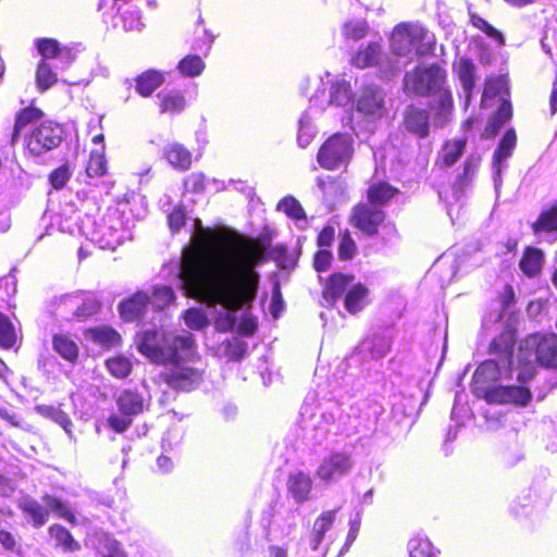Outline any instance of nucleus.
Masks as SVG:
<instances>
[{"mask_svg": "<svg viewBox=\"0 0 557 557\" xmlns=\"http://www.w3.org/2000/svg\"><path fill=\"white\" fill-rule=\"evenodd\" d=\"M195 246L186 247L177 264L181 289L215 311L216 329L232 330L236 313L250 305L259 287L256 268L264 260L262 247L255 243L230 245L196 220Z\"/></svg>", "mask_w": 557, "mask_h": 557, "instance_id": "nucleus-1", "label": "nucleus"}, {"mask_svg": "<svg viewBox=\"0 0 557 557\" xmlns=\"http://www.w3.org/2000/svg\"><path fill=\"white\" fill-rule=\"evenodd\" d=\"M136 343L141 355L153 363L165 366L162 375L170 387L191 391L202 381V372L190 364L197 358L191 334L151 329L138 333Z\"/></svg>", "mask_w": 557, "mask_h": 557, "instance_id": "nucleus-2", "label": "nucleus"}, {"mask_svg": "<svg viewBox=\"0 0 557 557\" xmlns=\"http://www.w3.org/2000/svg\"><path fill=\"white\" fill-rule=\"evenodd\" d=\"M445 81L446 71L437 64L418 66L406 73L404 78L407 92L420 96L437 95L432 109L435 112L434 124L441 127L450 120L454 107L451 94L444 87Z\"/></svg>", "mask_w": 557, "mask_h": 557, "instance_id": "nucleus-3", "label": "nucleus"}, {"mask_svg": "<svg viewBox=\"0 0 557 557\" xmlns=\"http://www.w3.org/2000/svg\"><path fill=\"white\" fill-rule=\"evenodd\" d=\"M518 361L521 366L517 379L525 383L535 374V363L557 369V335L532 334L520 345Z\"/></svg>", "mask_w": 557, "mask_h": 557, "instance_id": "nucleus-4", "label": "nucleus"}, {"mask_svg": "<svg viewBox=\"0 0 557 557\" xmlns=\"http://www.w3.org/2000/svg\"><path fill=\"white\" fill-rule=\"evenodd\" d=\"M79 233L102 249L114 250L131 233L119 209L110 208L101 220L86 215L79 225Z\"/></svg>", "mask_w": 557, "mask_h": 557, "instance_id": "nucleus-5", "label": "nucleus"}, {"mask_svg": "<svg viewBox=\"0 0 557 557\" xmlns=\"http://www.w3.org/2000/svg\"><path fill=\"white\" fill-rule=\"evenodd\" d=\"M434 45V34L420 23H399L393 28L389 37L392 53L407 60H412L414 55L432 53Z\"/></svg>", "mask_w": 557, "mask_h": 557, "instance_id": "nucleus-6", "label": "nucleus"}, {"mask_svg": "<svg viewBox=\"0 0 557 557\" xmlns=\"http://www.w3.org/2000/svg\"><path fill=\"white\" fill-rule=\"evenodd\" d=\"M515 334L511 330H505L495 337L490 346L493 359L482 362L473 374V382L476 385H484L496 382L503 376L509 375L512 363V350Z\"/></svg>", "mask_w": 557, "mask_h": 557, "instance_id": "nucleus-7", "label": "nucleus"}, {"mask_svg": "<svg viewBox=\"0 0 557 557\" xmlns=\"http://www.w3.org/2000/svg\"><path fill=\"white\" fill-rule=\"evenodd\" d=\"M354 276L336 273L333 274L323 290V298L329 305H333L344 293H346L345 309L356 314L368 305V288L361 283H354Z\"/></svg>", "mask_w": 557, "mask_h": 557, "instance_id": "nucleus-8", "label": "nucleus"}, {"mask_svg": "<svg viewBox=\"0 0 557 557\" xmlns=\"http://www.w3.org/2000/svg\"><path fill=\"white\" fill-rule=\"evenodd\" d=\"M330 77V74H326V78ZM314 92L310 96L309 110L315 109V111H323L329 106L335 104L337 107H345L350 103L352 94L350 89V85L345 79H337L330 83L324 82L321 77H315L311 82Z\"/></svg>", "mask_w": 557, "mask_h": 557, "instance_id": "nucleus-9", "label": "nucleus"}, {"mask_svg": "<svg viewBox=\"0 0 557 557\" xmlns=\"http://www.w3.org/2000/svg\"><path fill=\"white\" fill-rule=\"evenodd\" d=\"M354 141L350 135L337 133L332 135L320 148L317 160L325 170L346 166L354 153Z\"/></svg>", "mask_w": 557, "mask_h": 557, "instance_id": "nucleus-10", "label": "nucleus"}, {"mask_svg": "<svg viewBox=\"0 0 557 557\" xmlns=\"http://www.w3.org/2000/svg\"><path fill=\"white\" fill-rule=\"evenodd\" d=\"M300 426L304 430V438L312 445H321L330 433V426L335 421L333 413H313L312 404L307 398L300 409Z\"/></svg>", "mask_w": 557, "mask_h": 557, "instance_id": "nucleus-11", "label": "nucleus"}, {"mask_svg": "<svg viewBox=\"0 0 557 557\" xmlns=\"http://www.w3.org/2000/svg\"><path fill=\"white\" fill-rule=\"evenodd\" d=\"M63 138L60 125L52 122H44L36 127L27 138L26 148L33 157H42L58 148Z\"/></svg>", "mask_w": 557, "mask_h": 557, "instance_id": "nucleus-12", "label": "nucleus"}, {"mask_svg": "<svg viewBox=\"0 0 557 557\" xmlns=\"http://www.w3.org/2000/svg\"><path fill=\"white\" fill-rule=\"evenodd\" d=\"M260 523L269 533L281 532L288 535L297 525V511L282 503L273 502L263 509Z\"/></svg>", "mask_w": 557, "mask_h": 557, "instance_id": "nucleus-13", "label": "nucleus"}, {"mask_svg": "<svg viewBox=\"0 0 557 557\" xmlns=\"http://www.w3.org/2000/svg\"><path fill=\"white\" fill-rule=\"evenodd\" d=\"M354 468V459L347 451H331L320 462L315 475L324 483H336Z\"/></svg>", "mask_w": 557, "mask_h": 557, "instance_id": "nucleus-14", "label": "nucleus"}, {"mask_svg": "<svg viewBox=\"0 0 557 557\" xmlns=\"http://www.w3.org/2000/svg\"><path fill=\"white\" fill-rule=\"evenodd\" d=\"M150 310V296L147 292H138L119 305L121 318L126 322L149 320Z\"/></svg>", "mask_w": 557, "mask_h": 557, "instance_id": "nucleus-15", "label": "nucleus"}, {"mask_svg": "<svg viewBox=\"0 0 557 557\" xmlns=\"http://www.w3.org/2000/svg\"><path fill=\"white\" fill-rule=\"evenodd\" d=\"M384 216L382 209L370 202L354 208L351 222L363 233L374 235L377 233V227L383 222Z\"/></svg>", "mask_w": 557, "mask_h": 557, "instance_id": "nucleus-16", "label": "nucleus"}, {"mask_svg": "<svg viewBox=\"0 0 557 557\" xmlns=\"http://www.w3.org/2000/svg\"><path fill=\"white\" fill-rule=\"evenodd\" d=\"M517 137L513 129H508L503 136L493 156V177L495 189L502 185V172L507 168L506 161L511 157L516 147Z\"/></svg>", "mask_w": 557, "mask_h": 557, "instance_id": "nucleus-17", "label": "nucleus"}, {"mask_svg": "<svg viewBox=\"0 0 557 557\" xmlns=\"http://www.w3.org/2000/svg\"><path fill=\"white\" fill-rule=\"evenodd\" d=\"M357 110L371 119L382 117L385 113L382 91L374 86L366 87L357 99Z\"/></svg>", "mask_w": 557, "mask_h": 557, "instance_id": "nucleus-18", "label": "nucleus"}, {"mask_svg": "<svg viewBox=\"0 0 557 557\" xmlns=\"http://www.w3.org/2000/svg\"><path fill=\"white\" fill-rule=\"evenodd\" d=\"M531 398L530 391L522 386H496L487 392L492 403L525 405Z\"/></svg>", "mask_w": 557, "mask_h": 557, "instance_id": "nucleus-19", "label": "nucleus"}, {"mask_svg": "<svg viewBox=\"0 0 557 557\" xmlns=\"http://www.w3.org/2000/svg\"><path fill=\"white\" fill-rule=\"evenodd\" d=\"M480 164V154L471 153L467 157L463 163L462 172L457 176L453 185V191L456 199H459L463 195L465 190L472 184Z\"/></svg>", "mask_w": 557, "mask_h": 557, "instance_id": "nucleus-20", "label": "nucleus"}, {"mask_svg": "<svg viewBox=\"0 0 557 557\" xmlns=\"http://www.w3.org/2000/svg\"><path fill=\"white\" fill-rule=\"evenodd\" d=\"M312 490V480L309 474L298 471L290 473L287 479V493L297 504L309 499Z\"/></svg>", "mask_w": 557, "mask_h": 557, "instance_id": "nucleus-21", "label": "nucleus"}, {"mask_svg": "<svg viewBox=\"0 0 557 557\" xmlns=\"http://www.w3.org/2000/svg\"><path fill=\"white\" fill-rule=\"evenodd\" d=\"M163 158L178 171H186L191 165V152L182 144L173 141L163 147Z\"/></svg>", "mask_w": 557, "mask_h": 557, "instance_id": "nucleus-22", "label": "nucleus"}, {"mask_svg": "<svg viewBox=\"0 0 557 557\" xmlns=\"http://www.w3.org/2000/svg\"><path fill=\"white\" fill-rule=\"evenodd\" d=\"M381 57L382 48L380 42L372 41L367 46H361L358 49V51L351 58V63L359 69H364L376 64H380L381 69H384V65L380 63Z\"/></svg>", "mask_w": 557, "mask_h": 557, "instance_id": "nucleus-23", "label": "nucleus"}, {"mask_svg": "<svg viewBox=\"0 0 557 557\" xmlns=\"http://www.w3.org/2000/svg\"><path fill=\"white\" fill-rule=\"evenodd\" d=\"M429 113L428 111L414 107H409L405 113V126L407 131L425 137L429 134Z\"/></svg>", "mask_w": 557, "mask_h": 557, "instance_id": "nucleus-24", "label": "nucleus"}, {"mask_svg": "<svg viewBox=\"0 0 557 557\" xmlns=\"http://www.w3.org/2000/svg\"><path fill=\"white\" fill-rule=\"evenodd\" d=\"M116 405L121 413L131 417L139 414L145 407L143 396L132 389L122 391L116 397Z\"/></svg>", "mask_w": 557, "mask_h": 557, "instance_id": "nucleus-25", "label": "nucleus"}, {"mask_svg": "<svg viewBox=\"0 0 557 557\" xmlns=\"http://www.w3.org/2000/svg\"><path fill=\"white\" fill-rule=\"evenodd\" d=\"M389 348V338L381 334H374L367 337L359 346L360 352L368 355L372 359L382 358L388 352Z\"/></svg>", "mask_w": 557, "mask_h": 557, "instance_id": "nucleus-26", "label": "nucleus"}, {"mask_svg": "<svg viewBox=\"0 0 557 557\" xmlns=\"http://www.w3.org/2000/svg\"><path fill=\"white\" fill-rule=\"evenodd\" d=\"M474 71L475 66L473 62L469 59H460L456 64V72L461 82L463 95H465V106L467 107L471 99L472 89L474 87Z\"/></svg>", "mask_w": 557, "mask_h": 557, "instance_id": "nucleus-27", "label": "nucleus"}, {"mask_svg": "<svg viewBox=\"0 0 557 557\" xmlns=\"http://www.w3.org/2000/svg\"><path fill=\"white\" fill-rule=\"evenodd\" d=\"M164 82V75L156 70H148L136 77V91L143 97H149Z\"/></svg>", "mask_w": 557, "mask_h": 557, "instance_id": "nucleus-28", "label": "nucleus"}, {"mask_svg": "<svg viewBox=\"0 0 557 557\" xmlns=\"http://www.w3.org/2000/svg\"><path fill=\"white\" fill-rule=\"evenodd\" d=\"M507 84L504 77L496 76L486 81L485 88L482 95L481 106L488 108L492 106L491 101L498 98L499 101L507 100Z\"/></svg>", "mask_w": 557, "mask_h": 557, "instance_id": "nucleus-29", "label": "nucleus"}, {"mask_svg": "<svg viewBox=\"0 0 557 557\" xmlns=\"http://www.w3.org/2000/svg\"><path fill=\"white\" fill-rule=\"evenodd\" d=\"M409 557H440V549L436 548L430 539L422 534L413 535L407 544Z\"/></svg>", "mask_w": 557, "mask_h": 557, "instance_id": "nucleus-30", "label": "nucleus"}, {"mask_svg": "<svg viewBox=\"0 0 557 557\" xmlns=\"http://www.w3.org/2000/svg\"><path fill=\"white\" fill-rule=\"evenodd\" d=\"M85 336L103 348L114 347L121 341L120 334L109 326L89 329L86 331Z\"/></svg>", "mask_w": 557, "mask_h": 557, "instance_id": "nucleus-31", "label": "nucleus"}, {"mask_svg": "<svg viewBox=\"0 0 557 557\" xmlns=\"http://www.w3.org/2000/svg\"><path fill=\"white\" fill-rule=\"evenodd\" d=\"M467 140L465 138L451 139L444 144L438 157L437 163L442 166H451L462 154Z\"/></svg>", "mask_w": 557, "mask_h": 557, "instance_id": "nucleus-32", "label": "nucleus"}, {"mask_svg": "<svg viewBox=\"0 0 557 557\" xmlns=\"http://www.w3.org/2000/svg\"><path fill=\"white\" fill-rule=\"evenodd\" d=\"M35 410L40 416L48 418L62 426V429L65 431V433L73 437V431L72 426L73 423L67 416L66 412H64L60 407L49 406V405H38L35 407Z\"/></svg>", "mask_w": 557, "mask_h": 557, "instance_id": "nucleus-33", "label": "nucleus"}, {"mask_svg": "<svg viewBox=\"0 0 557 557\" xmlns=\"http://www.w3.org/2000/svg\"><path fill=\"white\" fill-rule=\"evenodd\" d=\"M64 304L76 306L74 317L77 319H86L95 314L99 309V302L90 295L84 298L79 296H66L64 298Z\"/></svg>", "mask_w": 557, "mask_h": 557, "instance_id": "nucleus-34", "label": "nucleus"}, {"mask_svg": "<svg viewBox=\"0 0 557 557\" xmlns=\"http://www.w3.org/2000/svg\"><path fill=\"white\" fill-rule=\"evenodd\" d=\"M532 230L537 236L542 234L557 235V206L544 210L532 224Z\"/></svg>", "mask_w": 557, "mask_h": 557, "instance_id": "nucleus-35", "label": "nucleus"}, {"mask_svg": "<svg viewBox=\"0 0 557 557\" xmlns=\"http://www.w3.org/2000/svg\"><path fill=\"white\" fill-rule=\"evenodd\" d=\"M59 70L58 64L40 60L36 71V84L40 91H46L52 87L57 82V72Z\"/></svg>", "mask_w": 557, "mask_h": 557, "instance_id": "nucleus-36", "label": "nucleus"}, {"mask_svg": "<svg viewBox=\"0 0 557 557\" xmlns=\"http://www.w3.org/2000/svg\"><path fill=\"white\" fill-rule=\"evenodd\" d=\"M543 258V253L540 249L528 248L520 261V268L528 276H535L542 269Z\"/></svg>", "mask_w": 557, "mask_h": 557, "instance_id": "nucleus-37", "label": "nucleus"}, {"mask_svg": "<svg viewBox=\"0 0 557 557\" xmlns=\"http://www.w3.org/2000/svg\"><path fill=\"white\" fill-rule=\"evenodd\" d=\"M512 115L511 104L508 100L500 101L496 114L488 121L485 133L487 136H494L499 128L507 123Z\"/></svg>", "mask_w": 557, "mask_h": 557, "instance_id": "nucleus-38", "label": "nucleus"}, {"mask_svg": "<svg viewBox=\"0 0 557 557\" xmlns=\"http://www.w3.org/2000/svg\"><path fill=\"white\" fill-rule=\"evenodd\" d=\"M53 349L65 360L73 362L78 356V347L74 341L66 335L57 334L53 336Z\"/></svg>", "mask_w": 557, "mask_h": 557, "instance_id": "nucleus-39", "label": "nucleus"}, {"mask_svg": "<svg viewBox=\"0 0 557 557\" xmlns=\"http://www.w3.org/2000/svg\"><path fill=\"white\" fill-rule=\"evenodd\" d=\"M150 296V308L151 310L161 311L169 305H171L174 299V292L172 287L165 285L154 286Z\"/></svg>", "mask_w": 557, "mask_h": 557, "instance_id": "nucleus-40", "label": "nucleus"}, {"mask_svg": "<svg viewBox=\"0 0 557 557\" xmlns=\"http://www.w3.org/2000/svg\"><path fill=\"white\" fill-rule=\"evenodd\" d=\"M21 507L32 519V522L36 528H39L47 522L49 511L37 500L26 498L22 502Z\"/></svg>", "mask_w": 557, "mask_h": 557, "instance_id": "nucleus-41", "label": "nucleus"}, {"mask_svg": "<svg viewBox=\"0 0 557 557\" xmlns=\"http://www.w3.org/2000/svg\"><path fill=\"white\" fill-rule=\"evenodd\" d=\"M368 23L362 18L346 21L342 26V35L346 40L358 41L368 34Z\"/></svg>", "mask_w": 557, "mask_h": 557, "instance_id": "nucleus-42", "label": "nucleus"}, {"mask_svg": "<svg viewBox=\"0 0 557 557\" xmlns=\"http://www.w3.org/2000/svg\"><path fill=\"white\" fill-rule=\"evenodd\" d=\"M49 533L65 552H75L81 548V545L75 541L72 534L62 525L53 524L49 528Z\"/></svg>", "mask_w": 557, "mask_h": 557, "instance_id": "nucleus-43", "label": "nucleus"}, {"mask_svg": "<svg viewBox=\"0 0 557 557\" xmlns=\"http://www.w3.org/2000/svg\"><path fill=\"white\" fill-rule=\"evenodd\" d=\"M42 115V112L36 108H26L22 110L15 120V125L12 134L11 141L15 144L18 139L21 132L30 123L38 121Z\"/></svg>", "mask_w": 557, "mask_h": 557, "instance_id": "nucleus-44", "label": "nucleus"}, {"mask_svg": "<svg viewBox=\"0 0 557 557\" xmlns=\"http://www.w3.org/2000/svg\"><path fill=\"white\" fill-rule=\"evenodd\" d=\"M177 69L182 75L195 77L205 70V62L200 57L190 54L178 62Z\"/></svg>", "mask_w": 557, "mask_h": 557, "instance_id": "nucleus-45", "label": "nucleus"}, {"mask_svg": "<svg viewBox=\"0 0 557 557\" xmlns=\"http://www.w3.org/2000/svg\"><path fill=\"white\" fill-rule=\"evenodd\" d=\"M396 190L386 183L374 184L369 188L368 196L369 200L373 206L384 205L394 195Z\"/></svg>", "mask_w": 557, "mask_h": 557, "instance_id": "nucleus-46", "label": "nucleus"}, {"mask_svg": "<svg viewBox=\"0 0 557 557\" xmlns=\"http://www.w3.org/2000/svg\"><path fill=\"white\" fill-rule=\"evenodd\" d=\"M298 144L300 147H307L315 136V127L312 125V116L309 111L305 112L299 119Z\"/></svg>", "mask_w": 557, "mask_h": 557, "instance_id": "nucleus-47", "label": "nucleus"}, {"mask_svg": "<svg viewBox=\"0 0 557 557\" xmlns=\"http://www.w3.org/2000/svg\"><path fill=\"white\" fill-rule=\"evenodd\" d=\"M185 106V97L178 91L163 95L160 101L161 112L178 113L184 110Z\"/></svg>", "mask_w": 557, "mask_h": 557, "instance_id": "nucleus-48", "label": "nucleus"}, {"mask_svg": "<svg viewBox=\"0 0 557 557\" xmlns=\"http://www.w3.org/2000/svg\"><path fill=\"white\" fill-rule=\"evenodd\" d=\"M16 332L7 315L0 312V347L4 349L12 348L16 343Z\"/></svg>", "mask_w": 557, "mask_h": 557, "instance_id": "nucleus-49", "label": "nucleus"}, {"mask_svg": "<svg viewBox=\"0 0 557 557\" xmlns=\"http://www.w3.org/2000/svg\"><path fill=\"white\" fill-rule=\"evenodd\" d=\"M277 210L283 211L287 216H289L290 219H294L296 221L305 220V218H306V214H305V211H304L301 205L299 203V201L296 198H294L292 196H287V197L283 198L277 203Z\"/></svg>", "mask_w": 557, "mask_h": 557, "instance_id": "nucleus-50", "label": "nucleus"}, {"mask_svg": "<svg viewBox=\"0 0 557 557\" xmlns=\"http://www.w3.org/2000/svg\"><path fill=\"white\" fill-rule=\"evenodd\" d=\"M44 502L47 507H49L53 512H55L60 518L69 521L72 524L76 523V518L74 513L70 510L67 505L50 495L44 496Z\"/></svg>", "mask_w": 557, "mask_h": 557, "instance_id": "nucleus-51", "label": "nucleus"}, {"mask_svg": "<svg viewBox=\"0 0 557 557\" xmlns=\"http://www.w3.org/2000/svg\"><path fill=\"white\" fill-rule=\"evenodd\" d=\"M107 368L116 379H124L131 373L132 363L126 357L117 356L107 360Z\"/></svg>", "mask_w": 557, "mask_h": 557, "instance_id": "nucleus-52", "label": "nucleus"}, {"mask_svg": "<svg viewBox=\"0 0 557 557\" xmlns=\"http://www.w3.org/2000/svg\"><path fill=\"white\" fill-rule=\"evenodd\" d=\"M107 170V161L103 152L101 151H91L89 156V161L86 168V173L90 177L101 176L106 173Z\"/></svg>", "mask_w": 557, "mask_h": 557, "instance_id": "nucleus-53", "label": "nucleus"}, {"mask_svg": "<svg viewBox=\"0 0 557 557\" xmlns=\"http://www.w3.org/2000/svg\"><path fill=\"white\" fill-rule=\"evenodd\" d=\"M184 320L189 329L196 331L202 330L209 324L207 315L200 309L196 308L186 310L184 313Z\"/></svg>", "mask_w": 557, "mask_h": 557, "instance_id": "nucleus-54", "label": "nucleus"}, {"mask_svg": "<svg viewBox=\"0 0 557 557\" xmlns=\"http://www.w3.org/2000/svg\"><path fill=\"white\" fill-rule=\"evenodd\" d=\"M37 48L39 53L41 54V60H46L47 62L54 63L57 55L59 53L60 47L57 40L54 39H40L37 42Z\"/></svg>", "mask_w": 557, "mask_h": 557, "instance_id": "nucleus-55", "label": "nucleus"}, {"mask_svg": "<svg viewBox=\"0 0 557 557\" xmlns=\"http://www.w3.org/2000/svg\"><path fill=\"white\" fill-rule=\"evenodd\" d=\"M122 28L125 32L140 30L144 26L137 10H126L121 14Z\"/></svg>", "mask_w": 557, "mask_h": 557, "instance_id": "nucleus-56", "label": "nucleus"}, {"mask_svg": "<svg viewBox=\"0 0 557 557\" xmlns=\"http://www.w3.org/2000/svg\"><path fill=\"white\" fill-rule=\"evenodd\" d=\"M337 509L323 511L314 521L312 531L324 536L335 521Z\"/></svg>", "mask_w": 557, "mask_h": 557, "instance_id": "nucleus-57", "label": "nucleus"}, {"mask_svg": "<svg viewBox=\"0 0 557 557\" xmlns=\"http://www.w3.org/2000/svg\"><path fill=\"white\" fill-rule=\"evenodd\" d=\"M100 557H128L122 544L112 537H107L100 550Z\"/></svg>", "mask_w": 557, "mask_h": 557, "instance_id": "nucleus-58", "label": "nucleus"}, {"mask_svg": "<svg viewBox=\"0 0 557 557\" xmlns=\"http://www.w3.org/2000/svg\"><path fill=\"white\" fill-rule=\"evenodd\" d=\"M360 527H361V516H360V513H357L356 517L349 521V530H348V533L346 536V541L339 552L338 557L343 556L344 554H346L349 550L350 546L352 545V543L356 541V539L358 536Z\"/></svg>", "mask_w": 557, "mask_h": 557, "instance_id": "nucleus-59", "label": "nucleus"}, {"mask_svg": "<svg viewBox=\"0 0 557 557\" xmlns=\"http://www.w3.org/2000/svg\"><path fill=\"white\" fill-rule=\"evenodd\" d=\"M184 186L189 193H201L207 186L206 176L200 172L191 173L185 178Z\"/></svg>", "mask_w": 557, "mask_h": 557, "instance_id": "nucleus-60", "label": "nucleus"}, {"mask_svg": "<svg viewBox=\"0 0 557 557\" xmlns=\"http://www.w3.org/2000/svg\"><path fill=\"white\" fill-rule=\"evenodd\" d=\"M470 22L475 28L485 33L488 37L500 39L503 41L502 34L476 13L470 12Z\"/></svg>", "mask_w": 557, "mask_h": 557, "instance_id": "nucleus-61", "label": "nucleus"}, {"mask_svg": "<svg viewBox=\"0 0 557 557\" xmlns=\"http://www.w3.org/2000/svg\"><path fill=\"white\" fill-rule=\"evenodd\" d=\"M247 344L233 338L232 341L224 342V351L232 360H239L246 352Z\"/></svg>", "mask_w": 557, "mask_h": 557, "instance_id": "nucleus-62", "label": "nucleus"}, {"mask_svg": "<svg viewBox=\"0 0 557 557\" xmlns=\"http://www.w3.org/2000/svg\"><path fill=\"white\" fill-rule=\"evenodd\" d=\"M357 247L348 233H345L339 243L338 256L342 260H350L356 253Z\"/></svg>", "mask_w": 557, "mask_h": 557, "instance_id": "nucleus-63", "label": "nucleus"}, {"mask_svg": "<svg viewBox=\"0 0 557 557\" xmlns=\"http://www.w3.org/2000/svg\"><path fill=\"white\" fill-rule=\"evenodd\" d=\"M70 176L71 172L69 166L61 165L50 174L49 181L55 189H61L65 186V184L70 180Z\"/></svg>", "mask_w": 557, "mask_h": 557, "instance_id": "nucleus-64", "label": "nucleus"}]
</instances>
